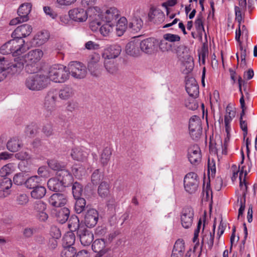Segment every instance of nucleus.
Here are the masks:
<instances>
[{"mask_svg":"<svg viewBox=\"0 0 257 257\" xmlns=\"http://www.w3.org/2000/svg\"><path fill=\"white\" fill-rule=\"evenodd\" d=\"M44 55L40 49H35L30 51L24 56H19L14 59V64L17 71H21L26 64V71L29 73H34L38 70V63Z\"/></svg>","mask_w":257,"mask_h":257,"instance_id":"nucleus-1","label":"nucleus"},{"mask_svg":"<svg viewBox=\"0 0 257 257\" xmlns=\"http://www.w3.org/2000/svg\"><path fill=\"white\" fill-rule=\"evenodd\" d=\"M69 74L70 73L66 66L55 64L49 69L48 79L56 83H63L69 78Z\"/></svg>","mask_w":257,"mask_h":257,"instance_id":"nucleus-2","label":"nucleus"},{"mask_svg":"<svg viewBox=\"0 0 257 257\" xmlns=\"http://www.w3.org/2000/svg\"><path fill=\"white\" fill-rule=\"evenodd\" d=\"M48 78L44 75L34 74L29 76L25 81V85L29 89L39 91L47 86Z\"/></svg>","mask_w":257,"mask_h":257,"instance_id":"nucleus-3","label":"nucleus"},{"mask_svg":"<svg viewBox=\"0 0 257 257\" xmlns=\"http://www.w3.org/2000/svg\"><path fill=\"white\" fill-rule=\"evenodd\" d=\"M180 39L178 35L171 33L164 34L163 39L158 44L160 51L162 52H173L175 47L174 43L180 41Z\"/></svg>","mask_w":257,"mask_h":257,"instance_id":"nucleus-4","label":"nucleus"},{"mask_svg":"<svg viewBox=\"0 0 257 257\" xmlns=\"http://www.w3.org/2000/svg\"><path fill=\"white\" fill-rule=\"evenodd\" d=\"M92 10L94 11L95 16L99 19H101L102 21L105 22L113 23L115 21L119 16V13L117 9L114 7L108 9L104 13L100 12V9L97 7H93Z\"/></svg>","mask_w":257,"mask_h":257,"instance_id":"nucleus-5","label":"nucleus"},{"mask_svg":"<svg viewBox=\"0 0 257 257\" xmlns=\"http://www.w3.org/2000/svg\"><path fill=\"white\" fill-rule=\"evenodd\" d=\"M32 5L31 3H25L22 4L18 9V17L12 19L10 22V25H16L20 23L27 22L29 20L28 15L31 11Z\"/></svg>","mask_w":257,"mask_h":257,"instance_id":"nucleus-6","label":"nucleus"},{"mask_svg":"<svg viewBox=\"0 0 257 257\" xmlns=\"http://www.w3.org/2000/svg\"><path fill=\"white\" fill-rule=\"evenodd\" d=\"M199 181L197 174L190 172L187 174L184 179V186L186 191L193 193L197 190Z\"/></svg>","mask_w":257,"mask_h":257,"instance_id":"nucleus-7","label":"nucleus"},{"mask_svg":"<svg viewBox=\"0 0 257 257\" xmlns=\"http://www.w3.org/2000/svg\"><path fill=\"white\" fill-rule=\"evenodd\" d=\"M57 93L55 90L49 91L45 98L44 104L46 110V116L49 117L55 110L56 108V100L57 99Z\"/></svg>","mask_w":257,"mask_h":257,"instance_id":"nucleus-8","label":"nucleus"},{"mask_svg":"<svg viewBox=\"0 0 257 257\" xmlns=\"http://www.w3.org/2000/svg\"><path fill=\"white\" fill-rule=\"evenodd\" d=\"M189 133L194 140H198L202 133V126L200 118L199 116L194 115L191 117L189 124Z\"/></svg>","mask_w":257,"mask_h":257,"instance_id":"nucleus-9","label":"nucleus"},{"mask_svg":"<svg viewBox=\"0 0 257 257\" xmlns=\"http://www.w3.org/2000/svg\"><path fill=\"white\" fill-rule=\"evenodd\" d=\"M68 67L69 73L75 78L82 79L86 75V67L80 62H72L69 64Z\"/></svg>","mask_w":257,"mask_h":257,"instance_id":"nucleus-10","label":"nucleus"},{"mask_svg":"<svg viewBox=\"0 0 257 257\" xmlns=\"http://www.w3.org/2000/svg\"><path fill=\"white\" fill-rule=\"evenodd\" d=\"M95 21H92L90 23V27L92 31H96L99 28L100 34L103 36H108L112 32L114 25L113 23L105 22L102 24L101 22L97 21V18H95Z\"/></svg>","mask_w":257,"mask_h":257,"instance_id":"nucleus-11","label":"nucleus"},{"mask_svg":"<svg viewBox=\"0 0 257 257\" xmlns=\"http://www.w3.org/2000/svg\"><path fill=\"white\" fill-rule=\"evenodd\" d=\"M194 211L191 207L184 208L180 214V221L183 227L187 229L190 228L193 222Z\"/></svg>","mask_w":257,"mask_h":257,"instance_id":"nucleus-12","label":"nucleus"},{"mask_svg":"<svg viewBox=\"0 0 257 257\" xmlns=\"http://www.w3.org/2000/svg\"><path fill=\"white\" fill-rule=\"evenodd\" d=\"M17 72L13 62L10 63L4 57L0 58V82L5 79L8 74H14Z\"/></svg>","mask_w":257,"mask_h":257,"instance_id":"nucleus-13","label":"nucleus"},{"mask_svg":"<svg viewBox=\"0 0 257 257\" xmlns=\"http://www.w3.org/2000/svg\"><path fill=\"white\" fill-rule=\"evenodd\" d=\"M69 18L75 22L83 23L88 18L87 12L81 7L74 8L68 11Z\"/></svg>","mask_w":257,"mask_h":257,"instance_id":"nucleus-14","label":"nucleus"},{"mask_svg":"<svg viewBox=\"0 0 257 257\" xmlns=\"http://www.w3.org/2000/svg\"><path fill=\"white\" fill-rule=\"evenodd\" d=\"M187 157L190 163L194 165L199 164L201 161L202 155L200 147L197 145H193L188 148Z\"/></svg>","mask_w":257,"mask_h":257,"instance_id":"nucleus-15","label":"nucleus"},{"mask_svg":"<svg viewBox=\"0 0 257 257\" xmlns=\"http://www.w3.org/2000/svg\"><path fill=\"white\" fill-rule=\"evenodd\" d=\"M34 210L38 219L41 221H45L48 218L46 213L47 204L42 201H36L33 205Z\"/></svg>","mask_w":257,"mask_h":257,"instance_id":"nucleus-16","label":"nucleus"},{"mask_svg":"<svg viewBox=\"0 0 257 257\" xmlns=\"http://www.w3.org/2000/svg\"><path fill=\"white\" fill-rule=\"evenodd\" d=\"M10 41V44L11 46L13 55H19L25 52L27 48L25 45V41L23 39L13 38Z\"/></svg>","mask_w":257,"mask_h":257,"instance_id":"nucleus-17","label":"nucleus"},{"mask_svg":"<svg viewBox=\"0 0 257 257\" xmlns=\"http://www.w3.org/2000/svg\"><path fill=\"white\" fill-rule=\"evenodd\" d=\"M121 52V48L118 44H113L107 47L102 54L104 59H113L117 58Z\"/></svg>","mask_w":257,"mask_h":257,"instance_id":"nucleus-18","label":"nucleus"},{"mask_svg":"<svg viewBox=\"0 0 257 257\" xmlns=\"http://www.w3.org/2000/svg\"><path fill=\"white\" fill-rule=\"evenodd\" d=\"M98 219L97 211L93 208L87 210L84 215V223L87 227L91 228L95 226Z\"/></svg>","mask_w":257,"mask_h":257,"instance_id":"nucleus-19","label":"nucleus"},{"mask_svg":"<svg viewBox=\"0 0 257 257\" xmlns=\"http://www.w3.org/2000/svg\"><path fill=\"white\" fill-rule=\"evenodd\" d=\"M139 45L140 50L147 54H152L155 50L156 48L157 42L154 38H149L139 41Z\"/></svg>","mask_w":257,"mask_h":257,"instance_id":"nucleus-20","label":"nucleus"},{"mask_svg":"<svg viewBox=\"0 0 257 257\" xmlns=\"http://www.w3.org/2000/svg\"><path fill=\"white\" fill-rule=\"evenodd\" d=\"M77 234L83 246H89L94 239L93 233L85 228L79 229Z\"/></svg>","mask_w":257,"mask_h":257,"instance_id":"nucleus-21","label":"nucleus"},{"mask_svg":"<svg viewBox=\"0 0 257 257\" xmlns=\"http://www.w3.org/2000/svg\"><path fill=\"white\" fill-rule=\"evenodd\" d=\"M107 244L104 238L97 239L93 241L92 249L97 253L96 257H101L108 251L106 247Z\"/></svg>","mask_w":257,"mask_h":257,"instance_id":"nucleus-22","label":"nucleus"},{"mask_svg":"<svg viewBox=\"0 0 257 257\" xmlns=\"http://www.w3.org/2000/svg\"><path fill=\"white\" fill-rule=\"evenodd\" d=\"M32 32L31 25L25 24L18 26L12 33V37L23 39L29 36Z\"/></svg>","mask_w":257,"mask_h":257,"instance_id":"nucleus-23","label":"nucleus"},{"mask_svg":"<svg viewBox=\"0 0 257 257\" xmlns=\"http://www.w3.org/2000/svg\"><path fill=\"white\" fill-rule=\"evenodd\" d=\"M186 90L189 95L193 98L199 95V86L195 79L193 77L188 78L186 80Z\"/></svg>","mask_w":257,"mask_h":257,"instance_id":"nucleus-24","label":"nucleus"},{"mask_svg":"<svg viewBox=\"0 0 257 257\" xmlns=\"http://www.w3.org/2000/svg\"><path fill=\"white\" fill-rule=\"evenodd\" d=\"M139 44V40L136 38L128 42L125 47L126 54L135 57L140 56L141 51Z\"/></svg>","mask_w":257,"mask_h":257,"instance_id":"nucleus-25","label":"nucleus"},{"mask_svg":"<svg viewBox=\"0 0 257 257\" xmlns=\"http://www.w3.org/2000/svg\"><path fill=\"white\" fill-rule=\"evenodd\" d=\"M67 202L66 196L62 193H54L49 198L51 205L55 207H60L65 205Z\"/></svg>","mask_w":257,"mask_h":257,"instance_id":"nucleus-26","label":"nucleus"},{"mask_svg":"<svg viewBox=\"0 0 257 257\" xmlns=\"http://www.w3.org/2000/svg\"><path fill=\"white\" fill-rule=\"evenodd\" d=\"M70 155L75 161L83 162L87 160L89 152L84 148H74L71 150Z\"/></svg>","mask_w":257,"mask_h":257,"instance_id":"nucleus-27","label":"nucleus"},{"mask_svg":"<svg viewBox=\"0 0 257 257\" xmlns=\"http://www.w3.org/2000/svg\"><path fill=\"white\" fill-rule=\"evenodd\" d=\"M148 16L151 21L157 24L161 23L165 19L164 13L159 9L154 7L150 8Z\"/></svg>","mask_w":257,"mask_h":257,"instance_id":"nucleus-28","label":"nucleus"},{"mask_svg":"<svg viewBox=\"0 0 257 257\" xmlns=\"http://www.w3.org/2000/svg\"><path fill=\"white\" fill-rule=\"evenodd\" d=\"M112 151L111 147L106 146L99 152V161L103 166L108 164L112 155Z\"/></svg>","mask_w":257,"mask_h":257,"instance_id":"nucleus-29","label":"nucleus"},{"mask_svg":"<svg viewBox=\"0 0 257 257\" xmlns=\"http://www.w3.org/2000/svg\"><path fill=\"white\" fill-rule=\"evenodd\" d=\"M57 179L63 183L65 187L68 186L72 180V175L65 168L57 172Z\"/></svg>","mask_w":257,"mask_h":257,"instance_id":"nucleus-30","label":"nucleus"},{"mask_svg":"<svg viewBox=\"0 0 257 257\" xmlns=\"http://www.w3.org/2000/svg\"><path fill=\"white\" fill-rule=\"evenodd\" d=\"M184 251V242L182 240L178 239L174 245L171 257H183Z\"/></svg>","mask_w":257,"mask_h":257,"instance_id":"nucleus-31","label":"nucleus"},{"mask_svg":"<svg viewBox=\"0 0 257 257\" xmlns=\"http://www.w3.org/2000/svg\"><path fill=\"white\" fill-rule=\"evenodd\" d=\"M75 91L72 87L65 85L59 90L58 95L62 100H67L73 97Z\"/></svg>","mask_w":257,"mask_h":257,"instance_id":"nucleus-32","label":"nucleus"},{"mask_svg":"<svg viewBox=\"0 0 257 257\" xmlns=\"http://www.w3.org/2000/svg\"><path fill=\"white\" fill-rule=\"evenodd\" d=\"M49 38V33L46 30H43L37 33L35 36L34 40L37 45L41 46L47 42Z\"/></svg>","mask_w":257,"mask_h":257,"instance_id":"nucleus-33","label":"nucleus"},{"mask_svg":"<svg viewBox=\"0 0 257 257\" xmlns=\"http://www.w3.org/2000/svg\"><path fill=\"white\" fill-rule=\"evenodd\" d=\"M104 67L106 71L110 74L115 75L118 72V66L112 59H104Z\"/></svg>","mask_w":257,"mask_h":257,"instance_id":"nucleus-34","label":"nucleus"},{"mask_svg":"<svg viewBox=\"0 0 257 257\" xmlns=\"http://www.w3.org/2000/svg\"><path fill=\"white\" fill-rule=\"evenodd\" d=\"M47 185L50 190L54 192L59 191L65 187L60 180L54 178H51L48 180Z\"/></svg>","mask_w":257,"mask_h":257,"instance_id":"nucleus-35","label":"nucleus"},{"mask_svg":"<svg viewBox=\"0 0 257 257\" xmlns=\"http://www.w3.org/2000/svg\"><path fill=\"white\" fill-rule=\"evenodd\" d=\"M70 211L68 208L64 207L60 209L56 213L57 220L60 223H65L68 219Z\"/></svg>","mask_w":257,"mask_h":257,"instance_id":"nucleus-36","label":"nucleus"},{"mask_svg":"<svg viewBox=\"0 0 257 257\" xmlns=\"http://www.w3.org/2000/svg\"><path fill=\"white\" fill-rule=\"evenodd\" d=\"M46 193V189L40 184L33 189L31 192L32 198L35 199H40L43 198Z\"/></svg>","mask_w":257,"mask_h":257,"instance_id":"nucleus-37","label":"nucleus"},{"mask_svg":"<svg viewBox=\"0 0 257 257\" xmlns=\"http://www.w3.org/2000/svg\"><path fill=\"white\" fill-rule=\"evenodd\" d=\"M227 114L224 116V123L225 132L227 134V136L229 135L231 131L230 122L234 117V112L230 110L228 107L226 108Z\"/></svg>","mask_w":257,"mask_h":257,"instance_id":"nucleus-38","label":"nucleus"},{"mask_svg":"<svg viewBox=\"0 0 257 257\" xmlns=\"http://www.w3.org/2000/svg\"><path fill=\"white\" fill-rule=\"evenodd\" d=\"M40 181V177L35 175L26 179L25 185L27 188L33 189L39 185Z\"/></svg>","mask_w":257,"mask_h":257,"instance_id":"nucleus-39","label":"nucleus"},{"mask_svg":"<svg viewBox=\"0 0 257 257\" xmlns=\"http://www.w3.org/2000/svg\"><path fill=\"white\" fill-rule=\"evenodd\" d=\"M8 149L12 152L18 151L21 147V143L17 138H13L7 144Z\"/></svg>","mask_w":257,"mask_h":257,"instance_id":"nucleus-40","label":"nucleus"},{"mask_svg":"<svg viewBox=\"0 0 257 257\" xmlns=\"http://www.w3.org/2000/svg\"><path fill=\"white\" fill-rule=\"evenodd\" d=\"M68 226L72 231H78L79 229L84 228V227H80L79 220L76 215H72L69 220Z\"/></svg>","mask_w":257,"mask_h":257,"instance_id":"nucleus-41","label":"nucleus"},{"mask_svg":"<svg viewBox=\"0 0 257 257\" xmlns=\"http://www.w3.org/2000/svg\"><path fill=\"white\" fill-rule=\"evenodd\" d=\"M143 22L141 19L135 17L133 18L129 24V27L134 32H139L142 28Z\"/></svg>","mask_w":257,"mask_h":257,"instance_id":"nucleus-42","label":"nucleus"},{"mask_svg":"<svg viewBox=\"0 0 257 257\" xmlns=\"http://www.w3.org/2000/svg\"><path fill=\"white\" fill-rule=\"evenodd\" d=\"M75 240L74 233L69 232L66 234L63 237V245L65 247H73Z\"/></svg>","mask_w":257,"mask_h":257,"instance_id":"nucleus-43","label":"nucleus"},{"mask_svg":"<svg viewBox=\"0 0 257 257\" xmlns=\"http://www.w3.org/2000/svg\"><path fill=\"white\" fill-rule=\"evenodd\" d=\"M76 201L74 206V209L75 212L80 214L82 213L86 206V200L83 198H77Z\"/></svg>","mask_w":257,"mask_h":257,"instance_id":"nucleus-44","label":"nucleus"},{"mask_svg":"<svg viewBox=\"0 0 257 257\" xmlns=\"http://www.w3.org/2000/svg\"><path fill=\"white\" fill-rule=\"evenodd\" d=\"M87 69L91 75L94 77H99L101 74V64L87 65Z\"/></svg>","mask_w":257,"mask_h":257,"instance_id":"nucleus-45","label":"nucleus"},{"mask_svg":"<svg viewBox=\"0 0 257 257\" xmlns=\"http://www.w3.org/2000/svg\"><path fill=\"white\" fill-rule=\"evenodd\" d=\"M109 185L104 182H101L98 188V195L101 198L107 197L109 193Z\"/></svg>","mask_w":257,"mask_h":257,"instance_id":"nucleus-46","label":"nucleus"},{"mask_svg":"<svg viewBox=\"0 0 257 257\" xmlns=\"http://www.w3.org/2000/svg\"><path fill=\"white\" fill-rule=\"evenodd\" d=\"M214 233L211 232H208L207 234L204 235L202 237V243H207L208 248L212 249L214 243Z\"/></svg>","mask_w":257,"mask_h":257,"instance_id":"nucleus-47","label":"nucleus"},{"mask_svg":"<svg viewBox=\"0 0 257 257\" xmlns=\"http://www.w3.org/2000/svg\"><path fill=\"white\" fill-rule=\"evenodd\" d=\"M103 178V174L99 169L95 170L91 175V182L94 185L98 184Z\"/></svg>","mask_w":257,"mask_h":257,"instance_id":"nucleus-48","label":"nucleus"},{"mask_svg":"<svg viewBox=\"0 0 257 257\" xmlns=\"http://www.w3.org/2000/svg\"><path fill=\"white\" fill-rule=\"evenodd\" d=\"M72 190L74 197L76 199L81 195L83 191L82 186L79 183L75 182L73 184Z\"/></svg>","mask_w":257,"mask_h":257,"instance_id":"nucleus-49","label":"nucleus"},{"mask_svg":"<svg viewBox=\"0 0 257 257\" xmlns=\"http://www.w3.org/2000/svg\"><path fill=\"white\" fill-rule=\"evenodd\" d=\"M49 167L52 170L59 172L62 168H64L65 166L58 161L55 160H50L48 162Z\"/></svg>","mask_w":257,"mask_h":257,"instance_id":"nucleus-50","label":"nucleus"},{"mask_svg":"<svg viewBox=\"0 0 257 257\" xmlns=\"http://www.w3.org/2000/svg\"><path fill=\"white\" fill-rule=\"evenodd\" d=\"M76 254V249L74 247H65L61 252V257H73Z\"/></svg>","mask_w":257,"mask_h":257,"instance_id":"nucleus-51","label":"nucleus"},{"mask_svg":"<svg viewBox=\"0 0 257 257\" xmlns=\"http://www.w3.org/2000/svg\"><path fill=\"white\" fill-rule=\"evenodd\" d=\"M25 174V173L24 172L16 174L13 178L14 183L17 185H21L23 183L25 184L26 178Z\"/></svg>","mask_w":257,"mask_h":257,"instance_id":"nucleus-52","label":"nucleus"},{"mask_svg":"<svg viewBox=\"0 0 257 257\" xmlns=\"http://www.w3.org/2000/svg\"><path fill=\"white\" fill-rule=\"evenodd\" d=\"M38 132V126L35 124L28 125L26 128L25 133L30 137L34 136Z\"/></svg>","mask_w":257,"mask_h":257,"instance_id":"nucleus-53","label":"nucleus"},{"mask_svg":"<svg viewBox=\"0 0 257 257\" xmlns=\"http://www.w3.org/2000/svg\"><path fill=\"white\" fill-rule=\"evenodd\" d=\"M227 145L222 144V141L219 140V144H216L215 152L218 154L221 153L222 154L226 155Z\"/></svg>","mask_w":257,"mask_h":257,"instance_id":"nucleus-54","label":"nucleus"},{"mask_svg":"<svg viewBox=\"0 0 257 257\" xmlns=\"http://www.w3.org/2000/svg\"><path fill=\"white\" fill-rule=\"evenodd\" d=\"M186 106L189 109L194 110L197 109L198 107V103L194 98L188 99L185 102Z\"/></svg>","mask_w":257,"mask_h":257,"instance_id":"nucleus-55","label":"nucleus"},{"mask_svg":"<svg viewBox=\"0 0 257 257\" xmlns=\"http://www.w3.org/2000/svg\"><path fill=\"white\" fill-rule=\"evenodd\" d=\"M42 132L47 137H50L54 134L53 126L50 124L44 125L42 128Z\"/></svg>","mask_w":257,"mask_h":257,"instance_id":"nucleus-56","label":"nucleus"},{"mask_svg":"<svg viewBox=\"0 0 257 257\" xmlns=\"http://www.w3.org/2000/svg\"><path fill=\"white\" fill-rule=\"evenodd\" d=\"M174 52H175L178 56H181L182 54L187 53L188 48L184 45L175 46L174 48Z\"/></svg>","mask_w":257,"mask_h":257,"instance_id":"nucleus-57","label":"nucleus"},{"mask_svg":"<svg viewBox=\"0 0 257 257\" xmlns=\"http://www.w3.org/2000/svg\"><path fill=\"white\" fill-rule=\"evenodd\" d=\"M12 183L11 180L8 178L4 179L0 183V189L10 191Z\"/></svg>","mask_w":257,"mask_h":257,"instance_id":"nucleus-58","label":"nucleus"},{"mask_svg":"<svg viewBox=\"0 0 257 257\" xmlns=\"http://www.w3.org/2000/svg\"><path fill=\"white\" fill-rule=\"evenodd\" d=\"M0 53L3 55L13 53L10 42L6 43L0 48Z\"/></svg>","mask_w":257,"mask_h":257,"instance_id":"nucleus-59","label":"nucleus"},{"mask_svg":"<svg viewBox=\"0 0 257 257\" xmlns=\"http://www.w3.org/2000/svg\"><path fill=\"white\" fill-rule=\"evenodd\" d=\"M202 226V231L204 230L205 225L204 224H203L202 223V221L201 219L198 221L197 223V228L195 229L194 233V237L193 238V241L194 242H196L197 240L198 239V237L199 236V233L200 232V229Z\"/></svg>","mask_w":257,"mask_h":257,"instance_id":"nucleus-60","label":"nucleus"},{"mask_svg":"<svg viewBox=\"0 0 257 257\" xmlns=\"http://www.w3.org/2000/svg\"><path fill=\"white\" fill-rule=\"evenodd\" d=\"M12 166L11 164L3 166L0 170L1 176L4 177L9 175L11 173Z\"/></svg>","mask_w":257,"mask_h":257,"instance_id":"nucleus-61","label":"nucleus"},{"mask_svg":"<svg viewBox=\"0 0 257 257\" xmlns=\"http://www.w3.org/2000/svg\"><path fill=\"white\" fill-rule=\"evenodd\" d=\"M100 60V55L97 53H94L91 55L90 59L88 62L87 65H96L100 64L99 63Z\"/></svg>","mask_w":257,"mask_h":257,"instance_id":"nucleus-62","label":"nucleus"},{"mask_svg":"<svg viewBox=\"0 0 257 257\" xmlns=\"http://www.w3.org/2000/svg\"><path fill=\"white\" fill-rule=\"evenodd\" d=\"M29 201V197L26 194H21L17 196V203L22 205H26Z\"/></svg>","mask_w":257,"mask_h":257,"instance_id":"nucleus-63","label":"nucleus"},{"mask_svg":"<svg viewBox=\"0 0 257 257\" xmlns=\"http://www.w3.org/2000/svg\"><path fill=\"white\" fill-rule=\"evenodd\" d=\"M195 26L197 31H204V28L203 25V17L201 15L197 16V18L195 22Z\"/></svg>","mask_w":257,"mask_h":257,"instance_id":"nucleus-64","label":"nucleus"}]
</instances>
